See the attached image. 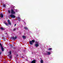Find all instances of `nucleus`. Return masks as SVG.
Returning <instances> with one entry per match:
<instances>
[{
    "instance_id": "obj_1",
    "label": "nucleus",
    "mask_w": 63,
    "mask_h": 63,
    "mask_svg": "<svg viewBox=\"0 0 63 63\" xmlns=\"http://www.w3.org/2000/svg\"><path fill=\"white\" fill-rule=\"evenodd\" d=\"M35 41L34 40H32L31 41H30V45H32L33 44V43H35Z\"/></svg>"
},
{
    "instance_id": "obj_2",
    "label": "nucleus",
    "mask_w": 63,
    "mask_h": 63,
    "mask_svg": "<svg viewBox=\"0 0 63 63\" xmlns=\"http://www.w3.org/2000/svg\"><path fill=\"white\" fill-rule=\"evenodd\" d=\"M10 17H11L12 18H15L16 17V16H15L13 14H11L10 15Z\"/></svg>"
},
{
    "instance_id": "obj_3",
    "label": "nucleus",
    "mask_w": 63,
    "mask_h": 63,
    "mask_svg": "<svg viewBox=\"0 0 63 63\" xmlns=\"http://www.w3.org/2000/svg\"><path fill=\"white\" fill-rule=\"evenodd\" d=\"M11 14H15V13H16V12H14L13 9H12L11 10Z\"/></svg>"
},
{
    "instance_id": "obj_4",
    "label": "nucleus",
    "mask_w": 63,
    "mask_h": 63,
    "mask_svg": "<svg viewBox=\"0 0 63 63\" xmlns=\"http://www.w3.org/2000/svg\"><path fill=\"white\" fill-rule=\"evenodd\" d=\"M11 39H12V40H16V38H17V37L16 36L15 37H11Z\"/></svg>"
},
{
    "instance_id": "obj_5",
    "label": "nucleus",
    "mask_w": 63,
    "mask_h": 63,
    "mask_svg": "<svg viewBox=\"0 0 63 63\" xmlns=\"http://www.w3.org/2000/svg\"><path fill=\"white\" fill-rule=\"evenodd\" d=\"M7 21L8 23L9 24V25H11V22H10V20H8Z\"/></svg>"
},
{
    "instance_id": "obj_6",
    "label": "nucleus",
    "mask_w": 63,
    "mask_h": 63,
    "mask_svg": "<svg viewBox=\"0 0 63 63\" xmlns=\"http://www.w3.org/2000/svg\"><path fill=\"white\" fill-rule=\"evenodd\" d=\"M36 61L35 60H34L31 62V63H36Z\"/></svg>"
},
{
    "instance_id": "obj_7",
    "label": "nucleus",
    "mask_w": 63,
    "mask_h": 63,
    "mask_svg": "<svg viewBox=\"0 0 63 63\" xmlns=\"http://www.w3.org/2000/svg\"><path fill=\"white\" fill-rule=\"evenodd\" d=\"M39 46V44H35V47H38Z\"/></svg>"
},
{
    "instance_id": "obj_8",
    "label": "nucleus",
    "mask_w": 63,
    "mask_h": 63,
    "mask_svg": "<svg viewBox=\"0 0 63 63\" xmlns=\"http://www.w3.org/2000/svg\"><path fill=\"white\" fill-rule=\"evenodd\" d=\"M0 16H1V17H3V13H1L0 14Z\"/></svg>"
},
{
    "instance_id": "obj_9",
    "label": "nucleus",
    "mask_w": 63,
    "mask_h": 63,
    "mask_svg": "<svg viewBox=\"0 0 63 63\" xmlns=\"http://www.w3.org/2000/svg\"><path fill=\"white\" fill-rule=\"evenodd\" d=\"M4 23L5 24L6 26H9V24H8L7 23H5V22H4Z\"/></svg>"
},
{
    "instance_id": "obj_10",
    "label": "nucleus",
    "mask_w": 63,
    "mask_h": 63,
    "mask_svg": "<svg viewBox=\"0 0 63 63\" xmlns=\"http://www.w3.org/2000/svg\"><path fill=\"white\" fill-rule=\"evenodd\" d=\"M0 29L2 30V31H4V30H5V29H4L3 27H1L0 28Z\"/></svg>"
},
{
    "instance_id": "obj_11",
    "label": "nucleus",
    "mask_w": 63,
    "mask_h": 63,
    "mask_svg": "<svg viewBox=\"0 0 63 63\" xmlns=\"http://www.w3.org/2000/svg\"><path fill=\"white\" fill-rule=\"evenodd\" d=\"M18 21H20V19H20V18H19V17H18Z\"/></svg>"
},
{
    "instance_id": "obj_12",
    "label": "nucleus",
    "mask_w": 63,
    "mask_h": 63,
    "mask_svg": "<svg viewBox=\"0 0 63 63\" xmlns=\"http://www.w3.org/2000/svg\"><path fill=\"white\" fill-rule=\"evenodd\" d=\"M22 37L24 39H25L26 38V37H25V36H23Z\"/></svg>"
},
{
    "instance_id": "obj_13",
    "label": "nucleus",
    "mask_w": 63,
    "mask_h": 63,
    "mask_svg": "<svg viewBox=\"0 0 63 63\" xmlns=\"http://www.w3.org/2000/svg\"><path fill=\"white\" fill-rule=\"evenodd\" d=\"M35 44H39V42L37 41H36L35 42Z\"/></svg>"
},
{
    "instance_id": "obj_14",
    "label": "nucleus",
    "mask_w": 63,
    "mask_h": 63,
    "mask_svg": "<svg viewBox=\"0 0 63 63\" xmlns=\"http://www.w3.org/2000/svg\"><path fill=\"white\" fill-rule=\"evenodd\" d=\"M25 29H26V30H28V28L27 27H25Z\"/></svg>"
},
{
    "instance_id": "obj_15",
    "label": "nucleus",
    "mask_w": 63,
    "mask_h": 63,
    "mask_svg": "<svg viewBox=\"0 0 63 63\" xmlns=\"http://www.w3.org/2000/svg\"><path fill=\"white\" fill-rule=\"evenodd\" d=\"M51 49H52V48H50L48 49V50H51Z\"/></svg>"
},
{
    "instance_id": "obj_16",
    "label": "nucleus",
    "mask_w": 63,
    "mask_h": 63,
    "mask_svg": "<svg viewBox=\"0 0 63 63\" xmlns=\"http://www.w3.org/2000/svg\"><path fill=\"white\" fill-rule=\"evenodd\" d=\"M41 63H43V60H41Z\"/></svg>"
},
{
    "instance_id": "obj_17",
    "label": "nucleus",
    "mask_w": 63,
    "mask_h": 63,
    "mask_svg": "<svg viewBox=\"0 0 63 63\" xmlns=\"http://www.w3.org/2000/svg\"><path fill=\"white\" fill-rule=\"evenodd\" d=\"M2 53V51H0V55H1Z\"/></svg>"
},
{
    "instance_id": "obj_18",
    "label": "nucleus",
    "mask_w": 63,
    "mask_h": 63,
    "mask_svg": "<svg viewBox=\"0 0 63 63\" xmlns=\"http://www.w3.org/2000/svg\"><path fill=\"white\" fill-rule=\"evenodd\" d=\"M48 54H51V53L49 52H48Z\"/></svg>"
},
{
    "instance_id": "obj_19",
    "label": "nucleus",
    "mask_w": 63,
    "mask_h": 63,
    "mask_svg": "<svg viewBox=\"0 0 63 63\" xmlns=\"http://www.w3.org/2000/svg\"><path fill=\"white\" fill-rule=\"evenodd\" d=\"M9 53V54L10 55H11V51H10Z\"/></svg>"
},
{
    "instance_id": "obj_20",
    "label": "nucleus",
    "mask_w": 63,
    "mask_h": 63,
    "mask_svg": "<svg viewBox=\"0 0 63 63\" xmlns=\"http://www.w3.org/2000/svg\"><path fill=\"white\" fill-rule=\"evenodd\" d=\"M3 6L4 7H6V5H5V4H3Z\"/></svg>"
},
{
    "instance_id": "obj_21",
    "label": "nucleus",
    "mask_w": 63,
    "mask_h": 63,
    "mask_svg": "<svg viewBox=\"0 0 63 63\" xmlns=\"http://www.w3.org/2000/svg\"><path fill=\"white\" fill-rule=\"evenodd\" d=\"M8 13L9 14H10V10H9L8 11Z\"/></svg>"
},
{
    "instance_id": "obj_22",
    "label": "nucleus",
    "mask_w": 63,
    "mask_h": 63,
    "mask_svg": "<svg viewBox=\"0 0 63 63\" xmlns=\"http://www.w3.org/2000/svg\"><path fill=\"white\" fill-rule=\"evenodd\" d=\"M16 28H15L14 29H13V31H16Z\"/></svg>"
},
{
    "instance_id": "obj_23",
    "label": "nucleus",
    "mask_w": 63,
    "mask_h": 63,
    "mask_svg": "<svg viewBox=\"0 0 63 63\" xmlns=\"http://www.w3.org/2000/svg\"><path fill=\"white\" fill-rule=\"evenodd\" d=\"M10 46L11 47H13V46L12 45H10Z\"/></svg>"
},
{
    "instance_id": "obj_24",
    "label": "nucleus",
    "mask_w": 63,
    "mask_h": 63,
    "mask_svg": "<svg viewBox=\"0 0 63 63\" xmlns=\"http://www.w3.org/2000/svg\"><path fill=\"white\" fill-rule=\"evenodd\" d=\"M9 57H10V59H12V56H11Z\"/></svg>"
},
{
    "instance_id": "obj_25",
    "label": "nucleus",
    "mask_w": 63,
    "mask_h": 63,
    "mask_svg": "<svg viewBox=\"0 0 63 63\" xmlns=\"http://www.w3.org/2000/svg\"><path fill=\"white\" fill-rule=\"evenodd\" d=\"M13 49L15 50L16 49V48H15L14 47H13Z\"/></svg>"
},
{
    "instance_id": "obj_26",
    "label": "nucleus",
    "mask_w": 63,
    "mask_h": 63,
    "mask_svg": "<svg viewBox=\"0 0 63 63\" xmlns=\"http://www.w3.org/2000/svg\"><path fill=\"white\" fill-rule=\"evenodd\" d=\"M16 24H15V26H16Z\"/></svg>"
},
{
    "instance_id": "obj_27",
    "label": "nucleus",
    "mask_w": 63,
    "mask_h": 63,
    "mask_svg": "<svg viewBox=\"0 0 63 63\" xmlns=\"http://www.w3.org/2000/svg\"><path fill=\"white\" fill-rule=\"evenodd\" d=\"M18 56V55L17 54V55L16 56Z\"/></svg>"
},
{
    "instance_id": "obj_28",
    "label": "nucleus",
    "mask_w": 63,
    "mask_h": 63,
    "mask_svg": "<svg viewBox=\"0 0 63 63\" xmlns=\"http://www.w3.org/2000/svg\"><path fill=\"white\" fill-rule=\"evenodd\" d=\"M22 58H24V57H22Z\"/></svg>"
},
{
    "instance_id": "obj_29",
    "label": "nucleus",
    "mask_w": 63,
    "mask_h": 63,
    "mask_svg": "<svg viewBox=\"0 0 63 63\" xmlns=\"http://www.w3.org/2000/svg\"><path fill=\"white\" fill-rule=\"evenodd\" d=\"M9 55H8V56H9Z\"/></svg>"
},
{
    "instance_id": "obj_30",
    "label": "nucleus",
    "mask_w": 63,
    "mask_h": 63,
    "mask_svg": "<svg viewBox=\"0 0 63 63\" xmlns=\"http://www.w3.org/2000/svg\"><path fill=\"white\" fill-rule=\"evenodd\" d=\"M16 29H17V28Z\"/></svg>"
}]
</instances>
